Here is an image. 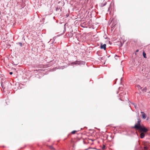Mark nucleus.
Returning a JSON list of instances; mask_svg holds the SVG:
<instances>
[{
    "label": "nucleus",
    "mask_w": 150,
    "mask_h": 150,
    "mask_svg": "<svg viewBox=\"0 0 150 150\" xmlns=\"http://www.w3.org/2000/svg\"><path fill=\"white\" fill-rule=\"evenodd\" d=\"M141 113H142L141 116H142L143 119L144 120L145 119L146 117V114L143 112H141Z\"/></svg>",
    "instance_id": "7ed1b4c3"
},
{
    "label": "nucleus",
    "mask_w": 150,
    "mask_h": 150,
    "mask_svg": "<svg viewBox=\"0 0 150 150\" xmlns=\"http://www.w3.org/2000/svg\"><path fill=\"white\" fill-rule=\"evenodd\" d=\"M140 137L143 138L145 136V134L144 132H142L140 134Z\"/></svg>",
    "instance_id": "39448f33"
},
{
    "label": "nucleus",
    "mask_w": 150,
    "mask_h": 150,
    "mask_svg": "<svg viewBox=\"0 0 150 150\" xmlns=\"http://www.w3.org/2000/svg\"><path fill=\"white\" fill-rule=\"evenodd\" d=\"M76 132V131H75V130H74V131H72L71 132V133L72 134H74Z\"/></svg>",
    "instance_id": "1a4fd4ad"
},
{
    "label": "nucleus",
    "mask_w": 150,
    "mask_h": 150,
    "mask_svg": "<svg viewBox=\"0 0 150 150\" xmlns=\"http://www.w3.org/2000/svg\"><path fill=\"white\" fill-rule=\"evenodd\" d=\"M138 120L137 121V124H136L133 127V128H135V126L136 125H137V126H138V127H140L141 126H142V125H141V124H140V122H141V120L139 119H138Z\"/></svg>",
    "instance_id": "f03ea898"
},
{
    "label": "nucleus",
    "mask_w": 150,
    "mask_h": 150,
    "mask_svg": "<svg viewBox=\"0 0 150 150\" xmlns=\"http://www.w3.org/2000/svg\"><path fill=\"white\" fill-rule=\"evenodd\" d=\"M105 146L104 145H103V146L102 148V149H105Z\"/></svg>",
    "instance_id": "f8f14e48"
},
{
    "label": "nucleus",
    "mask_w": 150,
    "mask_h": 150,
    "mask_svg": "<svg viewBox=\"0 0 150 150\" xmlns=\"http://www.w3.org/2000/svg\"><path fill=\"white\" fill-rule=\"evenodd\" d=\"M49 147L51 149H52L53 150H54V148L52 146H49Z\"/></svg>",
    "instance_id": "6e6552de"
},
{
    "label": "nucleus",
    "mask_w": 150,
    "mask_h": 150,
    "mask_svg": "<svg viewBox=\"0 0 150 150\" xmlns=\"http://www.w3.org/2000/svg\"><path fill=\"white\" fill-rule=\"evenodd\" d=\"M143 55L144 57L145 58H146V55L145 52L144 51L143 53Z\"/></svg>",
    "instance_id": "423d86ee"
},
{
    "label": "nucleus",
    "mask_w": 150,
    "mask_h": 150,
    "mask_svg": "<svg viewBox=\"0 0 150 150\" xmlns=\"http://www.w3.org/2000/svg\"><path fill=\"white\" fill-rule=\"evenodd\" d=\"M148 148L146 146H145L144 148V150H147Z\"/></svg>",
    "instance_id": "9d476101"
},
{
    "label": "nucleus",
    "mask_w": 150,
    "mask_h": 150,
    "mask_svg": "<svg viewBox=\"0 0 150 150\" xmlns=\"http://www.w3.org/2000/svg\"><path fill=\"white\" fill-rule=\"evenodd\" d=\"M18 44L20 45L21 46H22V44L21 43L19 42Z\"/></svg>",
    "instance_id": "9b49d317"
},
{
    "label": "nucleus",
    "mask_w": 150,
    "mask_h": 150,
    "mask_svg": "<svg viewBox=\"0 0 150 150\" xmlns=\"http://www.w3.org/2000/svg\"><path fill=\"white\" fill-rule=\"evenodd\" d=\"M147 90V88L146 87H145L143 88L142 91H143L145 92Z\"/></svg>",
    "instance_id": "0eeeda50"
},
{
    "label": "nucleus",
    "mask_w": 150,
    "mask_h": 150,
    "mask_svg": "<svg viewBox=\"0 0 150 150\" xmlns=\"http://www.w3.org/2000/svg\"><path fill=\"white\" fill-rule=\"evenodd\" d=\"M135 129L139 130L141 132H146L148 131V129H146L143 125H142L140 127L137 126L136 125L135 126Z\"/></svg>",
    "instance_id": "f257e3e1"
},
{
    "label": "nucleus",
    "mask_w": 150,
    "mask_h": 150,
    "mask_svg": "<svg viewBox=\"0 0 150 150\" xmlns=\"http://www.w3.org/2000/svg\"><path fill=\"white\" fill-rule=\"evenodd\" d=\"M122 89V88L121 87L119 88V90H121Z\"/></svg>",
    "instance_id": "4468645a"
},
{
    "label": "nucleus",
    "mask_w": 150,
    "mask_h": 150,
    "mask_svg": "<svg viewBox=\"0 0 150 150\" xmlns=\"http://www.w3.org/2000/svg\"><path fill=\"white\" fill-rule=\"evenodd\" d=\"M106 45L105 44H104L103 45H101L100 48L101 49H104V50H105L106 49Z\"/></svg>",
    "instance_id": "20e7f679"
},
{
    "label": "nucleus",
    "mask_w": 150,
    "mask_h": 150,
    "mask_svg": "<svg viewBox=\"0 0 150 150\" xmlns=\"http://www.w3.org/2000/svg\"><path fill=\"white\" fill-rule=\"evenodd\" d=\"M67 16H69V15H67Z\"/></svg>",
    "instance_id": "dca6fc26"
},
{
    "label": "nucleus",
    "mask_w": 150,
    "mask_h": 150,
    "mask_svg": "<svg viewBox=\"0 0 150 150\" xmlns=\"http://www.w3.org/2000/svg\"><path fill=\"white\" fill-rule=\"evenodd\" d=\"M138 51H139V50H136V52H138Z\"/></svg>",
    "instance_id": "2eb2a0df"
},
{
    "label": "nucleus",
    "mask_w": 150,
    "mask_h": 150,
    "mask_svg": "<svg viewBox=\"0 0 150 150\" xmlns=\"http://www.w3.org/2000/svg\"><path fill=\"white\" fill-rule=\"evenodd\" d=\"M9 74L10 75H12L13 74V72H10Z\"/></svg>",
    "instance_id": "ddd939ff"
}]
</instances>
